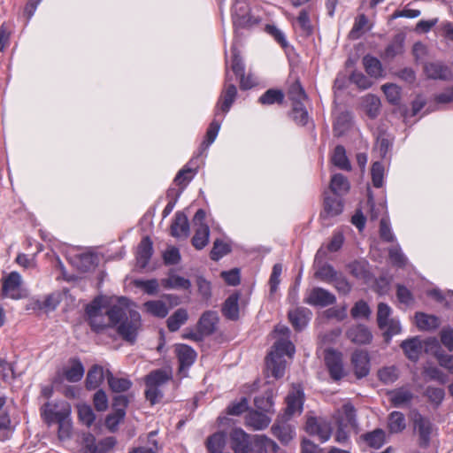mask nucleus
<instances>
[{
    "label": "nucleus",
    "instance_id": "nucleus-47",
    "mask_svg": "<svg viewBox=\"0 0 453 453\" xmlns=\"http://www.w3.org/2000/svg\"><path fill=\"white\" fill-rule=\"evenodd\" d=\"M284 100V94L280 89L270 88L266 90L259 98L258 103L264 105H272L281 104Z\"/></svg>",
    "mask_w": 453,
    "mask_h": 453
},
{
    "label": "nucleus",
    "instance_id": "nucleus-52",
    "mask_svg": "<svg viewBox=\"0 0 453 453\" xmlns=\"http://www.w3.org/2000/svg\"><path fill=\"white\" fill-rule=\"evenodd\" d=\"M423 372L426 378L429 380H434L442 385L446 384L448 381L447 375L436 366H425Z\"/></svg>",
    "mask_w": 453,
    "mask_h": 453
},
{
    "label": "nucleus",
    "instance_id": "nucleus-27",
    "mask_svg": "<svg viewBox=\"0 0 453 453\" xmlns=\"http://www.w3.org/2000/svg\"><path fill=\"white\" fill-rule=\"evenodd\" d=\"M219 316L216 311H205L198 321V329L202 334L210 335L216 330Z\"/></svg>",
    "mask_w": 453,
    "mask_h": 453
},
{
    "label": "nucleus",
    "instance_id": "nucleus-26",
    "mask_svg": "<svg viewBox=\"0 0 453 453\" xmlns=\"http://www.w3.org/2000/svg\"><path fill=\"white\" fill-rule=\"evenodd\" d=\"M153 254L152 242L150 237H143L138 245L136 252L137 265L141 268H144L149 264Z\"/></svg>",
    "mask_w": 453,
    "mask_h": 453
},
{
    "label": "nucleus",
    "instance_id": "nucleus-1",
    "mask_svg": "<svg viewBox=\"0 0 453 453\" xmlns=\"http://www.w3.org/2000/svg\"><path fill=\"white\" fill-rule=\"evenodd\" d=\"M128 302V299L126 297L119 298V304L111 306L106 311V314L112 326L119 324L117 329L119 334L125 341L134 343L136 340L142 322L138 311L133 310L127 311Z\"/></svg>",
    "mask_w": 453,
    "mask_h": 453
},
{
    "label": "nucleus",
    "instance_id": "nucleus-29",
    "mask_svg": "<svg viewBox=\"0 0 453 453\" xmlns=\"http://www.w3.org/2000/svg\"><path fill=\"white\" fill-rule=\"evenodd\" d=\"M401 348L410 360L417 361L422 350V342L418 336L412 337L403 341Z\"/></svg>",
    "mask_w": 453,
    "mask_h": 453
},
{
    "label": "nucleus",
    "instance_id": "nucleus-14",
    "mask_svg": "<svg viewBox=\"0 0 453 453\" xmlns=\"http://www.w3.org/2000/svg\"><path fill=\"white\" fill-rule=\"evenodd\" d=\"M325 363L334 380H339L344 376L342 354L334 349H326L325 353Z\"/></svg>",
    "mask_w": 453,
    "mask_h": 453
},
{
    "label": "nucleus",
    "instance_id": "nucleus-21",
    "mask_svg": "<svg viewBox=\"0 0 453 453\" xmlns=\"http://www.w3.org/2000/svg\"><path fill=\"white\" fill-rule=\"evenodd\" d=\"M343 211V202L341 197L326 196L324 200V210L320 213L323 221L327 219L340 215Z\"/></svg>",
    "mask_w": 453,
    "mask_h": 453
},
{
    "label": "nucleus",
    "instance_id": "nucleus-49",
    "mask_svg": "<svg viewBox=\"0 0 453 453\" xmlns=\"http://www.w3.org/2000/svg\"><path fill=\"white\" fill-rule=\"evenodd\" d=\"M288 98L292 105L296 104H303L307 100V95L303 88L298 81L294 82L288 89Z\"/></svg>",
    "mask_w": 453,
    "mask_h": 453
},
{
    "label": "nucleus",
    "instance_id": "nucleus-42",
    "mask_svg": "<svg viewBox=\"0 0 453 453\" xmlns=\"http://www.w3.org/2000/svg\"><path fill=\"white\" fill-rule=\"evenodd\" d=\"M332 162L335 166L342 170H351V165L346 155V150L342 145H337L334 148V154L332 156Z\"/></svg>",
    "mask_w": 453,
    "mask_h": 453
},
{
    "label": "nucleus",
    "instance_id": "nucleus-11",
    "mask_svg": "<svg viewBox=\"0 0 453 453\" xmlns=\"http://www.w3.org/2000/svg\"><path fill=\"white\" fill-rule=\"evenodd\" d=\"M336 301L335 296L328 290L322 288H313L307 291L304 297V303L319 307H326L334 303Z\"/></svg>",
    "mask_w": 453,
    "mask_h": 453
},
{
    "label": "nucleus",
    "instance_id": "nucleus-37",
    "mask_svg": "<svg viewBox=\"0 0 453 453\" xmlns=\"http://www.w3.org/2000/svg\"><path fill=\"white\" fill-rule=\"evenodd\" d=\"M188 319V314L186 309L180 308L176 310L167 319V327L171 332L178 331L182 325H184Z\"/></svg>",
    "mask_w": 453,
    "mask_h": 453
},
{
    "label": "nucleus",
    "instance_id": "nucleus-39",
    "mask_svg": "<svg viewBox=\"0 0 453 453\" xmlns=\"http://www.w3.org/2000/svg\"><path fill=\"white\" fill-rule=\"evenodd\" d=\"M84 367L79 359H72L71 366L64 372L65 379L69 382L80 381L84 375Z\"/></svg>",
    "mask_w": 453,
    "mask_h": 453
},
{
    "label": "nucleus",
    "instance_id": "nucleus-44",
    "mask_svg": "<svg viewBox=\"0 0 453 453\" xmlns=\"http://www.w3.org/2000/svg\"><path fill=\"white\" fill-rule=\"evenodd\" d=\"M295 27L299 29L303 36H309L313 31L309 13L306 10H302L296 19Z\"/></svg>",
    "mask_w": 453,
    "mask_h": 453
},
{
    "label": "nucleus",
    "instance_id": "nucleus-7",
    "mask_svg": "<svg viewBox=\"0 0 453 453\" xmlns=\"http://www.w3.org/2000/svg\"><path fill=\"white\" fill-rule=\"evenodd\" d=\"M391 308L384 303H380L377 311V322L379 327L384 331V336L387 342H389L394 335L400 334V321L391 318Z\"/></svg>",
    "mask_w": 453,
    "mask_h": 453
},
{
    "label": "nucleus",
    "instance_id": "nucleus-54",
    "mask_svg": "<svg viewBox=\"0 0 453 453\" xmlns=\"http://www.w3.org/2000/svg\"><path fill=\"white\" fill-rule=\"evenodd\" d=\"M364 106L369 117L373 119L380 111V100L376 96L367 95L364 98Z\"/></svg>",
    "mask_w": 453,
    "mask_h": 453
},
{
    "label": "nucleus",
    "instance_id": "nucleus-36",
    "mask_svg": "<svg viewBox=\"0 0 453 453\" xmlns=\"http://www.w3.org/2000/svg\"><path fill=\"white\" fill-rule=\"evenodd\" d=\"M210 228L206 224H200L196 226L192 238V245L196 250L203 249L209 242Z\"/></svg>",
    "mask_w": 453,
    "mask_h": 453
},
{
    "label": "nucleus",
    "instance_id": "nucleus-19",
    "mask_svg": "<svg viewBox=\"0 0 453 453\" xmlns=\"http://www.w3.org/2000/svg\"><path fill=\"white\" fill-rule=\"evenodd\" d=\"M348 339L355 344H369L372 340V334L365 325H356L349 328L346 333Z\"/></svg>",
    "mask_w": 453,
    "mask_h": 453
},
{
    "label": "nucleus",
    "instance_id": "nucleus-53",
    "mask_svg": "<svg viewBox=\"0 0 453 453\" xmlns=\"http://www.w3.org/2000/svg\"><path fill=\"white\" fill-rule=\"evenodd\" d=\"M385 167L381 162L376 161L371 169L372 181L375 188H381L384 183Z\"/></svg>",
    "mask_w": 453,
    "mask_h": 453
},
{
    "label": "nucleus",
    "instance_id": "nucleus-12",
    "mask_svg": "<svg viewBox=\"0 0 453 453\" xmlns=\"http://www.w3.org/2000/svg\"><path fill=\"white\" fill-rule=\"evenodd\" d=\"M21 282V275L19 273H9L3 280V296L16 300L22 298Z\"/></svg>",
    "mask_w": 453,
    "mask_h": 453
},
{
    "label": "nucleus",
    "instance_id": "nucleus-40",
    "mask_svg": "<svg viewBox=\"0 0 453 453\" xmlns=\"http://www.w3.org/2000/svg\"><path fill=\"white\" fill-rule=\"evenodd\" d=\"M388 427L390 433L398 434L406 427L404 415L400 411H392L388 416Z\"/></svg>",
    "mask_w": 453,
    "mask_h": 453
},
{
    "label": "nucleus",
    "instance_id": "nucleus-30",
    "mask_svg": "<svg viewBox=\"0 0 453 453\" xmlns=\"http://www.w3.org/2000/svg\"><path fill=\"white\" fill-rule=\"evenodd\" d=\"M161 283L167 289L188 290L191 288V282L188 279L176 274L173 271H171L168 277L162 280Z\"/></svg>",
    "mask_w": 453,
    "mask_h": 453
},
{
    "label": "nucleus",
    "instance_id": "nucleus-25",
    "mask_svg": "<svg viewBox=\"0 0 453 453\" xmlns=\"http://www.w3.org/2000/svg\"><path fill=\"white\" fill-rule=\"evenodd\" d=\"M105 379L110 389L114 393L127 392L131 388L133 385L129 379L116 376L110 370H106Z\"/></svg>",
    "mask_w": 453,
    "mask_h": 453
},
{
    "label": "nucleus",
    "instance_id": "nucleus-46",
    "mask_svg": "<svg viewBox=\"0 0 453 453\" xmlns=\"http://www.w3.org/2000/svg\"><path fill=\"white\" fill-rule=\"evenodd\" d=\"M403 37L400 35L395 36L393 41L387 46L384 56L386 58L392 59L404 51Z\"/></svg>",
    "mask_w": 453,
    "mask_h": 453
},
{
    "label": "nucleus",
    "instance_id": "nucleus-58",
    "mask_svg": "<svg viewBox=\"0 0 453 453\" xmlns=\"http://www.w3.org/2000/svg\"><path fill=\"white\" fill-rule=\"evenodd\" d=\"M125 416V410L119 409L117 411H113L112 413L106 417L105 426L111 432H114L117 430L119 423L124 419Z\"/></svg>",
    "mask_w": 453,
    "mask_h": 453
},
{
    "label": "nucleus",
    "instance_id": "nucleus-6",
    "mask_svg": "<svg viewBox=\"0 0 453 453\" xmlns=\"http://www.w3.org/2000/svg\"><path fill=\"white\" fill-rule=\"evenodd\" d=\"M253 0H234L231 16L234 27H248L257 24L261 18Z\"/></svg>",
    "mask_w": 453,
    "mask_h": 453
},
{
    "label": "nucleus",
    "instance_id": "nucleus-64",
    "mask_svg": "<svg viewBox=\"0 0 453 453\" xmlns=\"http://www.w3.org/2000/svg\"><path fill=\"white\" fill-rule=\"evenodd\" d=\"M388 255L391 262L396 266L403 267L407 264V257L398 244L388 250Z\"/></svg>",
    "mask_w": 453,
    "mask_h": 453
},
{
    "label": "nucleus",
    "instance_id": "nucleus-28",
    "mask_svg": "<svg viewBox=\"0 0 453 453\" xmlns=\"http://www.w3.org/2000/svg\"><path fill=\"white\" fill-rule=\"evenodd\" d=\"M178 361L180 364V370L190 367L196 360V351L186 344H179L175 349Z\"/></svg>",
    "mask_w": 453,
    "mask_h": 453
},
{
    "label": "nucleus",
    "instance_id": "nucleus-61",
    "mask_svg": "<svg viewBox=\"0 0 453 453\" xmlns=\"http://www.w3.org/2000/svg\"><path fill=\"white\" fill-rule=\"evenodd\" d=\"M368 203L370 204V218L372 220L378 219L380 216L386 217L387 206L385 203H374L372 196L368 195Z\"/></svg>",
    "mask_w": 453,
    "mask_h": 453
},
{
    "label": "nucleus",
    "instance_id": "nucleus-15",
    "mask_svg": "<svg viewBox=\"0 0 453 453\" xmlns=\"http://www.w3.org/2000/svg\"><path fill=\"white\" fill-rule=\"evenodd\" d=\"M414 429L417 431L419 437V445L426 448L430 443V438L433 431V425L431 421L423 417L419 413H416L413 418Z\"/></svg>",
    "mask_w": 453,
    "mask_h": 453
},
{
    "label": "nucleus",
    "instance_id": "nucleus-62",
    "mask_svg": "<svg viewBox=\"0 0 453 453\" xmlns=\"http://www.w3.org/2000/svg\"><path fill=\"white\" fill-rule=\"evenodd\" d=\"M378 376L384 384H391L398 379L399 373L396 367L388 366L380 369L378 372Z\"/></svg>",
    "mask_w": 453,
    "mask_h": 453
},
{
    "label": "nucleus",
    "instance_id": "nucleus-16",
    "mask_svg": "<svg viewBox=\"0 0 453 453\" xmlns=\"http://www.w3.org/2000/svg\"><path fill=\"white\" fill-rule=\"evenodd\" d=\"M288 420L282 416L271 428L273 434L283 444H288L296 434L295 427Z\"/></svg>",
    "mask_w": 453,
    "mask_h": 453
},
{
    "label": "nucleus",
    "instance_id": "nucleus-59",
    "mask_svg": "<svg viewBox=\"0 0 453 453\" xmlns=\"http://www.w3.org/2000/svg\"><path fill=\"white\" fill-rule=\"evenodd\" d=\"M77 409L80 420L87 426H90L96 419L92 408L88 404H79Z\"/></svg>",
    "mask_w": 453,
    "mask_h": 453
},
{
    "label": "nucleus",
    "instance_id": "nucleus-18",
    "mask_svg": "<svg viewBox=\"0 0 453 453\" xmlns=\"http://www.w3.org/2000/svg\"><path fill=\"white\" fill-rule=\"evenodd\" d=\"M351 363L354 366L355 374L358 378H364L368 375L370 371V358L366 351L357 349L351 357Z\"/></svg>",
    "mask_w": 453,
    "mask_h": 453
},
{
    "label": "nucleus",
    "instance_id": "nucleus-38",
    "mask_svg": "<svg viewBox=\"0 0 453 453\" xmlns=\"http://www.w3.org/2000/svg\"><path fill=\"white\" fill-rule=\"evenodd\" d=\"M239 296L236 294L229 296L224 303L222 312L225 317L231 320H235L239 317Z\"/></svg>",
    "mask_w": 453,
    "mask_h": 453
},
{
    "label": "nucleus",
    "instance_id": "nucleus-48",
    "mask_svg": "<svg viewBox=\"0 0 453 453\" xmlns=\"http://www.w3.org/2000/svg\"><path fill=\"white\" fill-rule=\"evenodd\" d=\"M144 307L149 313L158 318H165L168 314L166 304L160 300L148 301L144 303Z\"/></svg>",
    "mask_w": 453,
    "mask_h": 453
},
{
    "label": "nucleus",
    "instance_id": "nucleus-3",
    "mask_svg": "<svg viewBox=\"0 0 453 453\" xmlns=\"http://www.w3.org/2000/svg\"><path fill=\"white\" fill-rule=\"evenodd\" d=\"M274 333L281 335L282 338L277 340L273 346L272 350L266 357V367L272 375L276 378L283 377L286 368L285 356L292 357L296 352L294 344L288 340L290 330L288 326L279 325L275 327Z\"/></svg>",
    "mask_w": 453,
    "mask_h": 453
},
{
    "label": "nucleus",
    "instance_id": "nucleus-23",
    "mask_svg": "<svg viewBox=\"0 0 453 453\" xmlns=\"http://www.w3.org/2000/svg\"><path fill=\"white\" fill-rule=\"evenodd\" d=\"M388 395L391 403L396 408L409 405L413 399L412 392L405 387L389 391Z\"/></svg>",
    "mask_w": 453,
    "mask_h": 453
},
{
    "label": "nucleus",
    "instance_id": "nucleus-41",
    "mask_svg": "<svg viewBox=\"0 0 453 453\" xmlns=\"http://www.w3.org/2000/svg\"><path fill=\"white\" fill-rule=\"evenodd\" d=\"M351 114L349 111H342L335 117L334 132L335 135H342L351 125Z\"/></svg>",
    "mask_w": 453,
    "mask_h": 453
},
{
    "label": "nucleus",
    "instance_id": "nucleus-31",
    "mask_svg": "<svg viewBox=\"0 0 453 453\" xmlns=\"http://www.w3.org/2000/svg\"><path fill=\"white\" fill-rule=\"evenodd\" d=\"M104 379H105L104 368L99 365H94L87 373L85 381L87 389L93 390L97 388Z\"/></svg>",
    "mask_w": 453,
    "mask_h": 453
},
{
    "label": "nucleus",
    "instance_id": "nucleus-34",
    "mask_svg": "<svg viewBox=\"0 0 453 453\" xmlns=\"http://www.w3.org/2000/svg\"><path fill=\"white\" fill-rule=\"evenodd\" d=\"M424 71L428 78L434 80H445L450 74L449 69L439 62H431L426 64Z\"/></svg>",
    "mask_w": 453,
    "mask_h": 453
},
{
    "label": "nucleus",
    "instance_id": "nucleus-50",
    "mask_svg": "<svg viewBox=\"0 0 453 453\" xmlns=\"http://www.w3.org/2000/svg\"><path fill=\"white\" fill-rule=\"evenodd\" d=\"M76 260L77 267L87 272L96 265L98 258L92 253H81L77 256Z\"/></svg>",
    "mask_w": 453,
    "mask_h": 453
},
{
    "label": "nucleus",
    "instance_id": "nucleus-57",
    "mask_svg": "<svg viewBox=\"0 0 453 453\" xmlns=\"http://www.w3.org/2000/svg\"><path fill=\"white\" fill-rule=\"evenodd\" d=\"M350 314L355 319H368L371 315V309L366 302L360 300L354 304Z\"/></svg>",
    "mask_w": 453,
    "mask_h": 453
},
{
    "label": "nucleus",
    "instance_id": "nucleus-60",
    "mask_svg": "<svg viewBox=\"0 0 453 453\" xmlns=\"http://www.w3.org/2000/svg\"><path fill=\"white\" fill-rule=\"evenodd\" d=\"M382 90L388 99L392 104H398L400 101L401 88L395 84L388 83L382 86Z\"/></svg>",
    "mask_w": 453,
    "mask_h": 453
},
{
    "label": "nucleus",
    "instance_id": "nucleus-20",
    "mask_svg": "<svg viewBox=\"0 0 453 453\" xmlns=\"http://www.w3.org/2000/svg\"><path fill=\"white\" fill-rule=\"evenodd\" d=\"M336 421L337 426H347L356 430L357 428V422L354 406L349 403L343 404L337 411Z\"/></svg>",
    "mask_w": 453,
    "mask_h": 453
},
{
    "label": "nucleus",
    "instance_id": "nucleus-43",
    "mask_svg": "<svg viewBox=\"0 0 453 453\" xmlns=\"http://www.w3.org/2000/svg\"><path fill=\"white\" fill-rule=\"evenodd\" d=\"M364 441L370 447L380 449L385 443V432L377 428L362 435Z\"/></svg>",
    "mask_w": 453,
    "mask_h": 453
},
{
    "label": "nucleus",
    "instance_id": "nucleus-10",
    "mask_svg": "<svg viewBox=\"0 0 453 453\" xmlns=\"http://www.w3.org/2000/svg\"><path fill=\"white\" fill-rule=\"evenodd\" d=\"M306 431L311 435H316L321 442L327 441L332 434V426L323 418L310 417L306 421Z\"/></svg>",
    "mask_w": 453,
    "mask_h": 453
},
{
    "label": "nucleus",
    "instance_id": "nucleus-8",
    "mask_svg": "<svg viewBox=\"0 0 453 453\" xmlns=\"http://www.w3.org/2000/svg\"><path fill=\"white\" fill-rule=\"evenodd\" d=\"M42 417L49 425L69 418L71 405L65 401L46 403L41 409Z\"/></svg>",
    "mask_w": 453,
    "mask_h": 453
},
{
    "label": "nucleus",
    "instance_id": "nucleus-13",
    "mask_svg": "<svg viewBox=\"0 0 453 453\" xmlns=\"http://www.w3.org/2000/svg\"><path fill=\"white\" fill-rule=\"evenodd\" d=\"M116 444L114 437H106L99 441L92 434L85 436L83 448L85 453H108Z\"/></svg>",
    "mask_w": 453,
    "mask_h": 453
},
{
    "label": "nucleus",
    "instance_id": "nucleus-24",
    "mask_svg": "<svg viewBox=\"0 0 453 453\" xmlns=\"http://www.w3.org/2000/svg\"><path fill=\"white\" fill-rule=\"evenodd\" d=\"M171 234L176 238H186L189 234V224L187 216L180 211L175 214L171 225Z\"/></svg>",
    "mask_w": 453,
    "mask_h": 453
},
{
    "label": "nucleus",
    "instance_id": "nucleus-56",
    "mask_svg": "<svg viewBox=\"0 0 453 453\" xmlns=\"http://www.w3.org/2000/svg\"><path fill=\"white\" fill-rule=\"evenodd\" d=\"M231 250L229 245L223 241L217 239L211 250L210 257L212 260L218 261Z\"/></svg>",
    "mask_w": 453,
    "mask_h": 453
},
{
    "label": "nucleus",
    "instance_id": "nucleus-35",
    "mask_svg": "<svg viewBox=\"0 0 453 453\" xmlns=\"http://www.w3.org/2000/svg\"><path fill=\"white\" fill-rule=\"evenodd\" d=\"M271 419L268 416L260 411H250L246 417V424L255 430H262L268 426Z\"/></svg>",
    "mask_w": 453,
    "mask_h": 453
},
{
    "label": "nucleus",
    "instance_id": "nucleus-5",
    "mask_svg": "<svg viewBox=\"0 0 453 453\" xmlns=\"http://www.w3.org/2000/svg\"><path fill=\"white\" fill-rule=\"evenodd\" d=\"M173 380V372L169 368H161L150 372L145 377V396L151 404H156L164 396L162 388Z\"/></svg>",
    "mask_w": 453,
    "mask_h": 453
},
{
    "label": "nucleus",
    "instance_id": "nucleus-51",
    "mask_svg": "<svg viewBox=\"0 0 453 453\" xmlns=\"http://www.w3.org/2000/svg\"><path fill=\"white\" fill-rule=\"evenodd\" d=\"M290 116L297 125L301 126L306 125L309 120V114L303 104L298 103L292 105Z\"/></svg>",
    "mask_w": 453,
    "mask_h": 453
},
{
    "label": "nucleus",
    "instance_id": "nucleus-9",
    "mask_svg": "<svg viewBox=\"0 0 453 453\" xmlns=\"http://www.w3.org/2000/svg\"><path fill=\"white\" fill-rule=\"evenodd\" d=\"M304 402V393L301 386H293L286 397V410L283 418L289 419L296 414H301Z\"/></svg>",
    "mask_w": 453,
    "mask_h": 453
},
{
    "label": "nucleus",
    "instance_id": "nucleus-22",
    "mask_svg": "<svg viewBox=\"0 0 453 453\" xmlns=\"http://www.w3.org/2000/svg\"><path fill=\"white\" fill-rule=\"evenodd\" d=\"M311 312L305 307H296L288 311V319L296 330L303 329L311 319Z\"/></svg>",
    "mask_w": 453,
    "mask_h": 453
},
{
    "label": "nucleus",
    "instance_id": "nucleus-4",
    "mask_svg": "<svg viewBox=\"0 0 453 453\" xmlns=\"http://www.w3.org/2000/svg\"><path fill=\"white\" fill-rule=\"evenodd\" d=\"M231 448L234 453H276L279 446L265 435H250L241 428L230 434Z\"/></svg>",
    "mask_w": 453,
    "mask_h": 453
},
{
    "label": "nucleus",
    "instance_id": "nucleus-63",
    "mask_svg": "<svg viewBox=\"0 0 453 453\" xmlns=\"http://www.w3.org/2000/svg\"><path fill=\"white\" fill-rule=\"evenodd\" d=\"M337 273L332 265L325 264L318 268L315 276L325 282L331 283Z\"/></svg>",
    "mask_w": 453,
    "mask_h": 453
},
{
    "label": "nucleus",
    "instance_id": "nucleus-2",
    "mask_svg": "<svg viewBox=\"0 0 453 453\" xmlns=\"http://www.w3.org/2000/svg\"><path fill=\"white\" fill-rule=\"evenodd\" d=\"M232 81L233 77L226 70L224 87L215 107V118L211 122L205 138L202 142V146L204 147V149L209 148L214 142L225 115L230 111L235 101L237 88L236 86L232 83Z\"/></svg>",
    "mask_w": 453,
    "mask_h": 453
},
{
    "label": "nucleus",
    "instance_id": "nucleus-55",
    "mask_svg": "<svg viewBox=\"0 0 453 453\" xmlns=\"http://www.w3.org/2000/svg\"><path fill=\"white\" fill-rule=\"evenodd\" d=\"M14 432L10 417L7 414L0 416V441L9 440Z\"/></svg>",
    "mask_w": 453,
    "mask_h": 453
},
{
    "label": "nucleus",
    "instance_id": "nucleus-32",
    "mask_svg": "<svg viewBox=\"0 0 453 453\" xmlns=\"http://www.w3.org/2000/svg\"><path fill=\"white\" fill-rule=\"evenodd\" d=\"M350 188L349 181L347 177L342 173H335L332 176L330 181V190L334 195L342 197L346 195Z\"/></svg>",
    "mask_w": 453,
    "mask_h": 453
},
{
    "label": "nucleus",
    "instance_id": "nucleus-17",
    "mask_svg": "<svg viewBox=\"0 0 453 453\" xmlns=\"http://www.w3.org/2000/svg\"><path fill=\"white\" fill-rule=\"evenodd\" d=\"M102 307V298L100 297L94 299L86 307V313L88 316L90 326L96 332H99L105 327V325L101 322Z\"/></svg>",
    "mask_w": 453,
    "mask_h": 453
},
{
    "label": "nucleus",
    "instance_id": "nucleus-33",
    "mask_svg": "<svg viewBox=\"0 0 453 453\" xmlns=\"http://www.w3.org/2000/svg\"><path fill=\"white\" fill-rule=\"evenodd\" d=\"M363 65L367 74L372 78L378 79L383 76L384 69L381 62L372 55H365L363 58Z\"/></svg>",
    "mask_w": 453,
    "mask_h": 453
},
{
    "label": "nucleus",
    "instance_id": "nucleus-45",
    "mask_svg": "<svg viewBox=\"0 0 453 453\" xmlns=\"http://www.w3.org/2000/svg\"><path fill=\"white\" fill-rule=\"evenodd\" d=\"M416 325L420 330H432L439 326V319L435 316L425 313H417Z\"/></svg>",
    "mask_w": 453,
    "mask_h": 453
}]
</instances>
